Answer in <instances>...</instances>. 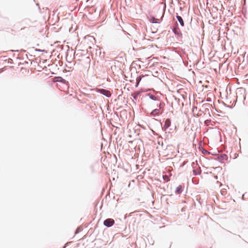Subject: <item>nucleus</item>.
<instances>
[{
  "instance_id": "nucleus-1",
  "label": "nucleus",
  "mask_w": 248,
  "mask_h": 248,
  "mask_svg": "<svg viewBox=\"0 0 248 248\" xmlns=\"http://www.w3.org/2000/svg\"><path fill=\"white\" fill-rule=\"evenodd\" d=\"M158 7L160 10V13L161 14V18H160V19H158V18H156L153 17L151 18L150 20L151 23H160L163 19L164 15L165 14V12L166 5H165L163 10H162V3H160L158 6Z\"/></svg>"
},
{
  "instance_id": "nucleus-2",
  "label": "nucleus",
  "mask_w": 248,
  "mask_h": 248,
  "mask_svg": "<svg viewBox=\"0 0 248 248\" xmlns=\"http://www.w3.org/2000/svg\"><path fill=\"white\" fill-rule=\"evenodd\" d=\"M96 92L105 95V96H106L107 97H110L111 95V93L110 92V91H109L107 90L104 89L96 88Z\"/></svg>"
},
{
  "instance_id": "nucleus-3",
  "label": "nucleus",
  "mask_w": 248,
  "mask_h": 248,
  "mask_svg": "<svg viewBox=\"0 0 248 248\" xmlns=\"http://www.w3.org/2000/svg\"><path fill=\"white\" fill-rule=\"evenodd\" d=\"M114 220L112 218H108L104 221V225L107 227H110L114 224Z\"/></svg>"
},
{
  "instance_id": "nucleus-4",
  "label": "nucleus",
  "mask_w": 248,
  "mask_h": 248,
  "mask_svg": "<svg viewBox=\"0 0 248 248\" xmlns=\"http://www.w3.org/2000/svg\"><path fill=\"white\" fill-rule=\"evenodd\" d=\"M170 125L171 121L170 119H167L165 121L164 125L162 126V129L164 131H166Z\"/></svg>"
},
{
  "instance_id": "nucleus-5",
  "label": "nucleus",
  "mask_w": 248,
  "mask_h": 248,
  "mask_svg": "<svg viewBox=\"0 0 248 248\" xmlns=\"http://www.w3.org/2000/svg\"><path fill=\"white\" fill-rule=\"evenodd\" d=\"M217 158L220 162H222L228 159V156L227 155L224 154H221L218 155Z\"/></svg>"
},
{
  "instance_id": "nucleus-6",
  "label": "nucleus",
  "mask_w": 248,
  "mask_h": 248,
  "mask_svg": "<svg viewBox=\"0 0 248 248\" xmlns=\"http://www.w3.org/2000/svg\"><path fill=\"white\" fill-rule=\"evenodd\" d=\"M160 110L158 108L154 109L150 113L151 115L153 117L158 116L160 115Z\"/></svg>"
},
{
  "instance_id": "nucleus-7",
  "label": "nucleus",
  "mask_w": 248,
  "mask_h": 248,
  "mask_svg": "<svg viewBox=\"0 0 248 248\" xmlns=\"http://www.w3.org/2000/svg\"><path fill=\"white\" fill-rule=\"evenodd\" d=\"M147 95L148 96H149V97L151 100H154V101H159V99H158V98L157 96H155V95H154L152 94V93H147Z\"/></svg>"
},
{
  "instance_id": "nucleus-8",
  "label": "nucleus",
  "mask_w": 248,
  "mask_h": 248,
  "mask_svg": "<svg viewBox=\"0 0 248 248\" xmlns=\"http://www.w3.org/2000/svg\"><path fill=\"white\" fill-rule=\"evenodd\" d=\"M176 17L177 19L178 20V21H179L180 25L182 27H184L185 25V23H184V20H183L182 17L181 16H178V15H177Z\"/></svg>"
},
{
  "instance_id": "nucleus-9",
  "label": "nucleus",
  "mask_w": 248,
  "mask_h": 248,
  "mask_svg": "<svg viewBox=\"0 0 248 248\" xmlns=\"http://www.w3.org/2000/svg\"><path fill=\"white\" fill-rule=\"evenodd\" d=\"M172 31L176 35L178 36L182 35V33L178 28H175L173 29Z\"/></svg>"
},
{
  "instance_id": "nucleus-10",
  "label": "nucleus",
  "mask_w": 248,
  "mask_h": 248,
  "mask_svg": "<svg viewBox=\"0 0 248 248\" xmlns=\"http://www.w3.org/2000/svg\"><path fill=\"white\" fill-rule=\"evenodd\" d=\"M183 191V186L179 185L176 189L175 193L177 194H181Z\"/></svg>"
},
{
  "instance_id": "nucleus-11",
  "label": "nucleus",
  "mask_w": 248,
  "mask_h": 248,
  "mask_svg": "<svg viewBox=\"0 0 248 248\" xmlns=\"http://www.w3.org/2000/svg\"><path fill=\"white\" fill-rule=\"evenodd\" d=\"M201 172L202 171L201 169L193 170V173L194 175H200L201 173Z\"/></svg>"
},
{
  "instance_id": "nucleus-12",
  "label": "nucleus",
  "mask_w": 248,
  "mask_h": 248,
  "mask_svg": "<svg viewBox=\"0 0 248 248\" xmlns=\"http://www.w3.org/2000/svg\"><path fill=\"white\" fill-rule=\"evenodd\" d=\"M164 106H165L164 103L160 102V103L158 105V107H159L158 109H159V110H160V109L163 108Z\"/></svg>"
},
{
  "instance_id": "nucleus-13",
  "label": "nucleus",
  "mask_w": 248,
  "mask_h": 248,
  "mask_svg": "<svg viewBox=\"0 0 248 248\" xmlns=\"http://www.w3.org/2000/svg\"><path fill=\"white\" fill-rule=\"evenodd\" d=\"M163 178L164 180H166L167 181H168L169 180V177L167 175H163Z\"/></svg>"
},
{
  "instance_id": "nucleus-14",
  "label": "nucleus",
  "mask_w": 248,
  "mask_h": 248,
  "mask_svg": "<svg viewBox=\"0 0 248 248\" xmlns=\"http://www.w3.org/2000/svg\"><path fill=\"white\" fill-rule=\"evenodd\" d=\"M139 94V93H136L135 95L133 96L134 99L137 100L138 99Z\"/></svg>"
},
{
  "instance_id": "nucleus-15",
  "label": "nucleus",
  "mask_w": 248,
  "mask_h": 248,
  "mask_svg": "<svg viewBox=\"0 0 248 248\" xmlns=\"http://www.w3.org/2000/svg\"><path fill=\"white\" fill-rule=\"evenodd\" d=\"M57 78L59 79V80H57V81H59V82H62L64 80V79H63V78H61V77H58Z\"/></svg>"
},
{
  "instance_id": "nucleus-16",
  "label": "nucleus",
  "mask_w": 248,
  "mask_h": 248,
  "mask_svg": "<svg viewBox=\"0 0 248 248\" xmlns=\"http://www.w3.org/2000/svg\"><path fill=\"white\" fill-rule=\"evenodd\" d=\"M202 153L203 154H208V152L204 149H203V150L202 151Z\"/></svg>"
},
{
  "instance_id": "nucleus-17",
  "label": "nucleus",
  "mask_w": 248,
  "mask_h": 248,
  "mask_svg": "<svg viewBox=\"0 0 248 248\" xmlns=\"http://www.w3.org/2000/svg\"><path fill=\"white\" fill-rule=\"evenodd\" d=\"M140 80V78H137V82H138V83H139Z\"/></svg>"
},
{
  "instance_id": "nucleus-18",
  "label": "nucleus",
  "mask_w": 248,
  "mask_h": 248,
  "mask_svg": "<svg viewBox=\"0 0 248 248\" xmlns=\"http://www.w3.org/2000/svg\"><path fill=\"white\" fill-rule=\"evenodd\" d=\"M36 51L41 52V51H43L44 50H41V49H36Z\"/></svg>"
},
{
  "instance_id": "nucleus-19",
  "label": "nucleus",
  "mask_w": 248,
  "mask_h": 248,
  "mask_svg": "<svg viewBox=\"0 0 248 248\" xmlns=\"http://www.w3.org/2000/svg\"><path fill=\"white\" fill-rule=\"evenodd\" d=\"M206 101H208V102H210V101H211V98H207V100H206Z\"/></svg>"
},
{
  "instance_id": "nucleus-20",
  "label": "nucleus",
  "mask_w": 248,
  "mask_h": 248,
  "mask_svg": "<svg viewBox=\"0 0 248 248\" xmlns=\"http://www.w3.org/2000/svg\"><path fill=\"white\" fill-rule=\"evenodd\" d=\"M185 164H186V162H184V163H183V165L182 166H184L185 165Z\"/></svg>"
}]
</instances>
